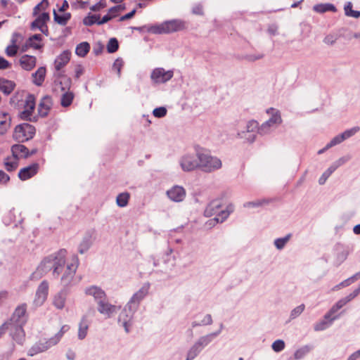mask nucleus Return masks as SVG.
<instances>
[{"instance_id": "obj_22", "label": "nucleus", "mask_w": 360, "mask_h": 360, "mask_svg": "<svg viewBox=\"0 0 360 360\" xmlns=\"http://www.w3.org/2000/svg\"><path fill=\"white\" fill-rule=\"evenodd\" d=\"M52 106V100L50 96L43 97L38 106V113L41 117H46Z\"/></svg>"}, {"instance_id": "obj_23", "label": "nucleus", "mask_w": 360, "mask_h": 360, "mask_svg": "<svg viewBox=\"0 0 360 360\" xmlns=\"http://www.w3.org/2000/svg\"><path fill=\"white\" fill-rule=\"evenodd\" d=\"M71 53L68 51L62 52L55 60L54 66L57 71H60L70 61Z\"/></svg>"}, {"instance_id": "obj_16", "label": "nucleus", "mask_w": 360, "mask_h": 360, "mask_svg": "<svg viewBox=\"0 0 360 360\" xmlns=\"http://www.w3.org/2000/svg\"><path fill=\"white\" fill-rule=\"evenodd\" d=\"M26 313L27 304H21L15 308L9 321L13 323H25Z\"/></svg>"}, {"instance_id": "obj_17", "label": "nucleus", "mask_w": 360, "mask_h": 360, "mask_svg": "<svg viewBox=\"0 0 360 360\" xmlns=\"http://www.w3.org/2000/svg\"><path fill=\"white\" fill-rule=\"evenodd\" d=\"M181 166L184 171H192L199 167L200 163L198 158L193 155H185L181 161Z\"/></svg>"}, {"instance_id": "obj_57", "label": "nucleus", "mask_w": 360, "mask_h": 360, "mask_svg": "<svg viewBox=\"0 0 360 360\" xmlns=\"http://www.w3.org/2000/svg\"><path fill=\"white\" fill-rule=\"evenodd\" d=\"M338 39V36L336 34H328L327 35L324 39V43L332 45Z\"/></svg>"}, {"instance_id": "obj_61", "label": "nucleus", "mask_w": 360, "mask_h": 360, "mask_svg": "<svg viewBox=\"0 0 360 360\" xmlns=\"http://www.w3.org/2000/svg\"><path fill=\"white\" fill-rule=\"evenodd\" d=\"M90 246V243L88 240H83L79 247V252L81 254H83L85 251H86Z\"/></svg>"}, {"instance_id": "obj_34", "label": "nucleus", "mask_w": 360, "mask_h": 360, "mask_svg": "<svg viewBox=\"0 0 360 360\" xmlns=\"http://www.w3.org/2000/svg\"><path fill=\"white\" fill-rule=\"evenodd\" d=\"M74 97H75V95L72 92H71V91L65 92L61 96V98H60L61 105L65 108L70 106L72 103Z\"/></svg>"}, {"instance_id": "obj_32", "label": "nucleus", "mask_w": 360, "mask_h": 360, "mask_svg": "<svg viewBox=\"0 0 360 360\" xmlns=\"http://www.w3.org/2000/svg\"><path fill=\"white\" fill-rule=\"evenodd\" d=\"M90 50V45L88 42L84 41L79 44L75 49V53L80 57H84Z\"/></svg>"}, {"instance_id": "obj_36", "label": "nucleus", "mask_w": 360, "mask_h": 360, "mask_svg": "<svg viewBox=\"0 0 360 360\" xmlns=\"http://www.w3.org/2000/svg\"><path fill=\"white\" fill-rule=\"evenodd\" d=\"M130 194L127 192L120 193L116 198L117 205L120 207H126L128 205Z\"/></svg>"}, {"instance_id": "obj_42", "label": "nucleus", "mask_w": 360, "mask_h": 360, "mask_svg": "<svg viewBox=\"0 0 360 360\" xmlns=\"http://www.w3.org/2000/svg\"><path fill=\"white\" fill-rule=\"evenodd\" d=\"M98 20H99L98 15L89 14L83 19V23H84V25H85L86 26H91L94 24L97 23Z\"/></svg>"}, {"instance_id": "obj_4", "label": "nucleus", "mask_w": 360, "mask_h": 360, "mask_svg": "<svg viewBox=\"0 0 360 360\" xmlns=\"http://www.w3.org/2000/svg\"><path fill=\"white\" fill-rule=\"evenodd\" d=\"M221 207V205L217 200L212 201L206 208L205 213L207 215L217 214V217L212 219H210V224H212V222H223L228 217L230 213L233 212V207L232 205H229L227 207L226 210L219 211V208Z\"/></svg>"}, {"instance_id": "obj_49", "label": "nucleus", "mask_w": 360, "mask_h": 360, "mask_svg": "<svg viewBox=\"0 0 360 360\" xmlns=\"http://www.w3.org/2000/svg\"><path fill=\"white\" fill-rule=\"evenodd\" d=\"M271 347L274 351L278 352L285 348V342L281 340H277L273 342Z\"/></svg>"}, {"instance_id": "obj_18", "label": "nucleus", "mask_w": 360, "mask_h": 360, "mask_svg": "<svg viewBox=\"0 0 360 360\" xmlns=\"http://www.w3.org/2000/svg\"><path fill=\"white\" fill-rule=\"evenodd\" d=\"M84 292L86 295L92 296L96 304L99 302V301L103 300L107 297L105 291L96 285H92L86 288Z\"/></svg>"}, {"instance_id": "obj_9", "label": "nucleus", "mask_w": 360, "mask_h": 360, "mask_svg": "<svg viewBox=\"0 0 360 360\" xmlns=\"http://www.w3.org/2000/svg\"><path fill=\"white\" fill-rule=\"evenodd\" d=\"M96 307L97 311L106 319L110 318L120 309V307L110 303L108 300V297L103 300L99 301V302L96 304Z\"/></svg>"}, {"instance_id": "obj_52", "label": "nucleus", "mask_w": 360, "mask_h": 360, "mask_svg": "<svg viewBox=\"0 0 360 360\" xmlns=\"http://www.w3.org/2000/svg\"><path fill=\"white\" fill-rule=\"evenodd\" d=\"M288 240H289V236H287L284 238L276 239L274 241V244L278 249L281 250L285 246V245L288 241Z\"/></svg>"}, {"instance_id": "obj_48", "label": "nucleus", "mask_w": 360, "mask_h": 360, "mask_svg": "<svg viewBox=\"0 0 360 360\" xmlns=\"http://www.w3.org/2000/svg\"><path fill=\"white\" fill-rule=\"evenodd\" d=\"M212 335H207V336L202 337L195 343V345H198V346L200 347V348L201 349L202 347L207 345L210 342V341L212 340Z\"/></svg>"}, {"instance_id": "obj_45", "label": "nucleus", "mask_w": 360, "mask_h": 360, "mask_svg": "<svg viewBox=\"0 0 360 360\" xmlns=\"http://www.w3.org/2000/svg\"><path fill=\"white\" fill-rule=\"evenodd\" d=\"M49 6L48 0H42L39 4H38L33 9V15H37L40 11L45 10Z\"/></svg>"}, {"instance_id": "obj_50", "label": "nucleus", "mask_w": 360, "mask_h": 360, "mask_svg": "<svg viewBox=\"0 0 360 360\" xmlns=\"http://www.w3.org/2000/svg\"><path fill=\"white\" fill-rule=\"evenodd\" d=\"M305 306L304 304H302L299 305L298 307H295L290 314V318L291 319H295L299 315H300L303 311L304 310Z\"/></svg>"}, {"instance_id": "obj_39", "label": "nucleus", "mask_w": 360, "mask_h": 360, "mask_svg": "<svg viewBox=\"0 0 360 360\" xmlns=\"http://www.w3.org/2000/svg\"><path fill=\"white\" fill-rule=\"evenodd\" d=\"M119 48L118 41L115 38H111L108 44H107V50L108 53H115L117 51Z\"/></svg>"}, {"instance_id": "obj_29", "label": "nucleus", "mask_w": 360, "mask_h": 360, "mask_svg": "<svg viewBox=\"0 0 360 360\" xmlns=\"http://www.w3.org/2000/svg\"><path fill=\"white\" fill-rule=\"evenodd\" d=\"M11 118L8 117V113H0V134L3 135L6 133L10 127Z\"/></svg>"}, {"instance_id": "obj_10", "label": "nucleus", "mask_w": 360, "mask_h": 360, "mask_svg": "<svg viewBox=\"0 0 360 360\" xmlns=\"http://www.w3.org/2000/svg\"><path fill=\"white\" fill-rule=\"evenodd\" d=\"M174 75L172 70H165L164 68H158L153 70L150 78L155 83H165L170 80Z\"/></svg>"}, {"instance_id": "obj_47", "label": "nucleus", "mask_w": 360, "mask_h": 360, "mask_svg": "<svg viewBox=\"0 0 360 360\" xmlns=\"http://www.w3.org/2000/svg\"><path fill=\"white\" fill-rule=\"evenodd\" d=\"M269 200H257L256 201H252V202H246L244 206L245 207H259V206H262L264 204H267L269 203Z\"/></svg>"}, {"instance_id": "obj_33", "label": "nucleus", "mask_w": 360, "mask_h": 360, "mask_svg": "<svg viewBox=\"0 0 360 360\" xmlns=\"http://www.w3.org/2000/svg\"><path fill=\"white\" fill-rule=\"evenodd\" d=\"M4 164L5 169L8 172L15 171L18 166V160L14 158H12L10 157H7L6 158H5Z\"/></svg>"}, {"instance_id": "obj_64", "label": "nucleus", "mask_w": 360, "mask_h": 360, "mask_svg": "<svg viewBox=\"0 0 360 360\" xmlns=\"http://www.w3.org/2000/svg\"><path fill=\"white\" fill-rule=\"evenodd\" d=\"M345 162V161L342 160V159H340L338 161V165L334 166H331L326 171V173H327V175H331V174L337 169V167L340 165H341L342 164H343Z\"/></svg>"}, {"instance_id": "obj_5", "label": "nucleus", "mask_w": 360, "mask_h": 360, "mask_svg": "<svg viewBox=\"0 0 360 360\" xmlns=\"http://www.w3.org/2000/svg\"><path fill=\"white\" fill-rule=\"evenodd\" d=\"M36 133L35 127L29 123H22L15 127L13 138L18 142H25L33 139Z\"/></svg>"}, {"instance_id": "obj_62", "label": "nucleus", "mask_w": 360, "mask_h": 360, "mask_svg": "<svg viewBox=\"0 0 360 360\" xmlns=\"http://www.w3.org/2000/svg\"><path fill=\"white\" fill-rule=\"evenodd\" d=\"M9 180V176L3 170H0V184H6Z\"/></svg>"}, {"instance_id": "obj_1", "label": "nucleus", "mask_w": 360, "mask_h": 360, "mask_svg": "<svg viewBox=\"0 0 360 360\" xmlns=\"http://www.w3.org/2000/svg\"><path fill=\"white\" fill-rule=\"evenodd\" d=\"M66 250H60L54 255H50L44 259L31 275V279H39L52 268L53 274L58 277L65 262Z\"/></svg>"}, {"instance_id": "obj_26", "label": "nucleus", "mask_w": 360, "mask_h": 360, "mask_svg": "<svg viewBox=\"0 0 360 360\" xmlns=\"http://www.w3.org/2000/svg\"><path fill=\"white\" fill-rule=\"evenodd\" d=\"M60 13L57 12L56 10H53V20L56 23L65 26L71 19L72 14L69 12H64L62 13V14Z\"/></svg>"}, {"instance_id": "obj_37", "label": "nucleus", "mask_w": 360, "mask_h": 360, "mask_svg": "<svg viewBox=\"0 0 360 360\" xmlns=\"http://www.w3.org/2000/svg\"><path fill=\"white\" fill-rule=\"evenodd\" d=\"M65 296L63 293L57 294L53 298V305L58 309H62L64 308L65 304Z\"/></svg>"}, {"instance_id": "obj_51", "label": "nucleus", "mask_w": 360, "mask_h": 360, "mask_svg": "<svg viewBox=\"0 0 360 360\" xmlns=\"http://www.w3.org/2000/svg\"><path fill=\"white\" fill-rule=\"evenodd\" d=\"M124 8L125 7L122 5L113 6L108 10V14L110 15V16H112L113 18L117 15L120 11L124 10Z\"/></svg>"}, {"instance_id": "obj_8", "label": "nucleus", "mask_w": 360, "mask_h": 360, "mask_svg": "<svg viewBox=\"0 0 360 360\" xmlns=\"http://www.w3.org/2000/svg\"><path fill=\"white\" fill-rule=\"evenodd\" d=\"M78 262V258L75 255L72 258V262L68 264L66 270L61 277V283L64 286H68L71 283L77 269Z\"/></svg>"}, {"instance_id": "obj_24", "label": "nucleus", "mask_w": 360, "mask_h": 360, "mask_svg": "<svg viewBox=\"0 0 360 360\" xmlns=\"http://www.w3.org/2000/svg\"><path fill=\"white\" fill-rule=\"evenodd\" d=\"M34 40H37L39 41H41V40H42L41 35L39 34H36L31 36L28 39L27 42L20 47V51L22 52H25L30 47L33 48L34 49H39L43 46V45L41 44H34Z\"/></svg>"}, {"instance_id": "obj_63", "label": "nucleus", "mask_w": 360, "mask_h": 360, "mask_svg": "<svg viewBox=\"0 0 360 360\" xmlns=\"http://www.w3.org/2000/svg\"><path fill=\"white\" fill-rule=\"evenodd\" d=\"M11 64L6 59L0 56V70H6L11 68Z\"/></svg>"}, {"instance_id": "obj_31", "label": "nucleus", "mask_w": 360, "mask_h": 360, "mask_svg": "<svg viewBox=\"0 0 360 360\" xmlns=\"http://www.w3.org/2000/svg\"><path fill=\"white\" fill-rule=\"evenodd\" d=\"M346 304L347 303L343 298L340 300L334 306L332 307L330 311L325 314L324 319L326 320L330 319V321L335 319L336 317L331 319V316L335 312H337L339 309H340L342 307H344Z\"/></svg>"}, {"instance_id": "obj_41", "label": "nucleus", "mask_w": 360, "mask_h": 360, "mask_svg": "<svg viewBox=\"0 0 360 360\" xmlns=\"http://www.w3.org/2000/svg\"><path fill=\"white\" fill-rule=\"evenodd\" d=\"M200 348L198 345H194L188 351L186 360H193L199 354Z\"/></svg>"}, {"instance_id": "obj_56", "label": "nucleus", "mask_w": 360, "mask_h": 360, "mask_svg": "<svg viewBox=\"0 0 360 360\" xmlns=\"http://www.w3.org/2000/svg\"><path fill=\"white\" fill-rule=\"evenodd\" d=\"M106 7V3L104 0H101L95 5L92 6L90 9L92 11H99Z\"/></svg>"}, {"instance_id": "obj_44", "label": "nucleus", "mask_w": 360, "mask_h": 360, "mask_svg": "<svg viewBox=\"0 0 360 360\" xmlns=\"http://www.w3.org/2000/svg\"><path fill=\"white\" fill-rule=\"evenodd\" d=\"M23 40V37L21 34L15 32L12 34L11 39V45H15L16 46H19V45L21 44V42Z\"/></svg>"}, {"instance_id": "obj_7", "label": "nucleus", "mask_w": 360, "mask_h": 360, "mask_svg": "<svg viewBox=\"0 0 360 360\" xmlns=\"http://www.w3.org/2000/svg\"><path fill=\"white\" fill-rule=\"evenodd\" d=\"M35 108V98L33 95L29 94L25 101L24 109L20 114L21 120L35 122L36 116L34 115Z\"/></svg>"}, {"instance_id": "obj_58", "label": "nucleus", "mask_w": 360, "mask_h": 360, "mask_svg": "<svg viewBox=\"0 0 360 360\" xmlns=\"http://www.w3.org/2000/svg\"><path fill=\"white\" fill-rule=\"evenodd\" d=\"M344 141L343 139V137L342 136L341 134L340 135H338L336 136L335 137H334L330 142L329 144L327 145V148H329V147H331V146H335L338 143H340L341 142H342Z\"/></svg>"}, {"instance_id": "obj_28", "label": "nucleus", "mask_w": 360, "mask_h": 360, "mask_svg": "<svg viewBox=\"0 0 360 360\" xmlns=\"http://www.w3.org/2000/svg\"><path fill=\"white\" fill-rule=\"evenodd\" d=\"M149 285H145L139 291L134 294L131 298L130 302L138 304L142 300L148 292Z\"/></svg>"}, {"instance_id": "obj_54", "label": "nucleus", "mask_w": 360, "mask_h": 360, "mask_svg": "<svg viewBox=\"0 0 360 360\" xmlns=\"http://www.w3.org/2000/svg\"><path fill=\"white\" fill-rule=\"evenodd\" d=\"M258 129V122L255 120L249 121L247 124V132H255Z\"/></svg>"}, {"instance_id": "obj_14", "label": "nucleus", "mask_w": 360, "mask_h": 360, "mask_svg": "<svg viewBox=\"0 0 360 360\" xmlns=\"http://www.w3.org/2000/svg\"><path fill=\"white\" fill-rule=\"evenodd\" d=\"M39 169V165L37 162L23 167L18 172V178L21 181H26L35 176Z\"/></svg>"}, {"instance_id": "obj_38", "label": "nucleus", "mask_w": 360, "mask_h": 360, "mask_svg": "<svg viewBox=\"0 0 360 360\" xmlns=\"http://www.w3.org/2000/svg\"><path fill=\"white\" fill-rule=\"evenodd\" d=\"M345 13L347 16L358 18L360 17V11H354L352 9V4L347 2L344 7Z\"/></svg>"}, {"instance_id": "obj_6", "label": "nucleus", "mask_w": 360, "mask_h": 360, "mask_svg": "<svg viewBox=\"0 0 360 360\" xmlns=\"http://www.w3.org/2000/svg\"><path fill=\"white\" fill-rule=\"evenodd\" d=\"M200 169L206 172H211L221 167L220 159L210 155L207 153H198Z\"/></svg>"}, {"instance_id": "obj_20", "label": "nucleus", "mask_w": 360, "mask_h": 360, "mask_svg": "<svg viewBox=\"0 0 360 360\" xmlns=\"http://www.w3.org/2000/svg\"><path fill=\"white\" fill-rule=\"evenodd\" d=\"M167 196L173 201L181 202L186 196V191L181 186H175L167 192Z\"/></svg>"}, {"instance_id": "obj_13", "label": "nucleus", "mask_w": 360, "mask_h": 360, "mask_svg": "<svg viewBox=\"0 0 360 360\" xmlns=\"http://www.w3.org/2000/svg\"><path fill=\"white\" fill-rule=\"evenodd\" d=\"M49 294V283L43 281L37 288L34 303L36 306L42 305L46 300Z\"/></svg>"}, {"instance_id": "obj_53", "label": "nucleus", "mask_w": 360, "mask_h": 360, "mask_svg": "<svg viewBox=\"0 0 360 360\" xmlns=\"http://www.w3.org/2000/svg\"><path fill=\"white\" fill-rule=\"evenodd\" d=\"M359 130V128L358 127H355L352 129L346 130L342 134H341L342 136L343 137V139L345 140L352 136L354 135Z\"/></svg>"}, {"instance_id": "obj_30", "label": "nucleus", "mask_w": 360, "mask_h": 360, "mask_svg": "<svg viewBox=\"0 0 360 360\" xmlns=\"http://www.w3.org/2000/svg\"><path fill=\"white\" fill-rule=\"evenodd\" d=\"M15 86L13 81L0 78V91L6 94H10Z\"/></svg>"}, {"instance_id": "obj_43", "label": "nucleus", "mask_w": 360, "mask_h": 360, "mask_svg": "<svg viewBox=\"0 0 360 360\" xmlns=\"http://www.w3.org/2000/svg\"><path fill=\"white\" fill-rule=\"evenodd\" d=\"M124 65V62L121 58H117L112 65V70L116 71L117 76L120 77L121 75V70Z\"/></svg>"}, {"instance_id": "obj_60", "label": "nucleus", "mask_w": 360, "mask_h": 360, "mask_svg": "<svg viewBox=\"0 0 360 360\" xmlns=\"http://www.w3.org/2000/svg\"><path fill=\"white\" fill-rule=\"evenodd\" d=\"M328 326V323L323 320L317 323L314 326V330L316 331L325 330Z\"/></svg>"}, {"instance_id": "obj_19", "label": "nucleus", "mask_w": 360, "mask_h": 360, "mask_svg": "<svg viewBox=\"0 0 360 360\" xmlns=\"http://www.w3.org/2000/svg\"><path fill=\"white\" fill-rule=\"evenodd\" d=\"M19 64L23 70L31 71L36 66L37 58L34 56L23 55L19 59Z\"/></svg>"}, {"instance_id": "obj_35", "label": "nucleus", "mask_w": 360, "mask_h": 360, "mask_svg": "<svg viewBox=\"0 0 360 360\" xmlns=\"http://www.w3.org/2000/svg\"><path fill=\"white\" fill-rule=\"evenodd\" d=\"M314 10L317 13H325L327 11L335 12V7L331 4H320L314 6Z\"/></svg>"}, {"instance_id": "obj_59", "label": "nucleus", "mask_w": 360, "mask_h": 360, "mask_svg": "<svg viewBox=\"0 0 360 360\" xmlns=\"http://www.w3.org/2000/svg\"><path fill=\"white\" fill-rule=\"evenodd\" d=\"M360 292V287L356 290H354L352 293H350L347 297H344V300L346 303H348L351 300H352L354 297H356Z\"/></svg>"}, {"instance_id": "obj_40", "label": "nucleus", "mask_w": 360, "mask_h": 360, "mask_svg": "<svg viewBox=\"0 0 360 360\" xmlns=\"http://www.w3.org/2000/svg\"><path fill=\"white\" fill-rule=\"evenodd\" d=\"M310 349L311 348L309 346H304L303 347L300 348L294 354L295 359H300L303 358L307 354H308L310 352Z\"/></svg>"}, {"instance_id": "obj_3", "label": "nucleus", "mask_w": 360, "mask_h": 360, "mask_svg": "<svg viewBox=\"0 0 360 360\" xmlns=\"http://www.w3.org/2000/svg\"><path fill=\"white\" fill-rule=\"evenodd\" d=\"M70 329L68 325H64L60 328V330L52 338L47 340L40 341L39 343L34 345L28 352V355L34 356L38 353L43 352L49 348L56 345L59 342L63 335Z\"/></svg>"}, {"instance_id": "obj_15", "label": "nucleus", "mask_w": 360, "mask_h": 360, "mask_svg": "<svg viewBox=\"0 0 360 360\" xmlns=\"http://www.w3.org/2000/svg\"><path fill=\"white\" fill-rule=\"evenodd\" d=\"M25 323L10 322V335L13 339L18 343H22L25 333L22 326Z\"/></svg>"}, {"instance_id": "obj_11", "label": "nucleus", "mask_w": 360, "mask_h": 360, "mask_svg": "<svg viewBox=\"0 0 360 360\" xmlns=\"http://www.w3.org/2000/svg\"><path fill=\"white\" fill-rule=\"evenodd\" d=\"M50 20V16L48 13H42L39 15L31 24V29H39L45 35L49 34V30L46 22Z\"/></svg>"}, {"instance_id": "obj_2", "label": "nucleus", "mask_w": 360, "mask_h": 360, "mask_svg": "<svg viewBox=\"0 0 360 360\" xmlns=\"http://www.w3.org/2000/svg\"><path fill=\"white\" fill-rule=\"evenodd\" d=\"M185 29L186 22L181 20L175 19L165 21L160 25H152L148 28V32L162 34L179 32Z\"/></svg>"}, {"instance_id": "obj_25", "label": "nucleus", "mask_w": 360, "mask_h": 360, "mask_svg": "<svg viewBox=\"0 0 360 360\" xmlns=\"http://www.w3.org/2000/svg\"><path fill=\"white\" fill-rule=\"evenodd\" d=\"M13 157L17 160L28 158V148L22 144H15L11 147Z\"/></svg>"}, {"instance_id": "obj_55", "label": "nucleus", "mask_w": 360, "mask_h": 360, "mask_svg": "<svg viewBox=\"0 0 360 360\" xmlns=\"http://www.w3.org/2000/svg\"><path fill=\"white\" fill-rule=\"evenodd\" d=\"M167 114V110L164 107L157 108L153 110V115L156 117H162Z\"/></svg>"}, {"instance_id": "obj_46", "label": "nucleus", "mask_w": 360, "mask_h": 360, "mask_svg": "<svg viewBox=\"0 0 360 360\" xmlns=\"http://www.w3.org/2000/svg\"><path fill=\"white\" fill-rule=\"evenodd\" d=\"M20 47L19 46H16L15 45H11L9 44L5 49V53L6 54L9 56V57H13L15 56L18 50H19Z\"/></svg>"}, {"instance_id": "obj_27", "label": "nucleus", "mask_w": 360, "mask_h": 360, "mask_svg": "<svg viewBox=\"0 0 360 360\" xmlns=\"http://www.w3.org/2000/svg\"><path fill=\"white\" fill-rule=\"evenodd\" d=\"M46 72V70L44 67L39 68L32 75L33 83L37 86H41L44 81Z\"/></svg>"}, {"instance_id": "obj_12", "label": "nucleus", "mask_w": 360, "mask_h": 360, "mask_svg": "<svg viewBox=\"0 0 360 360\" xmlns=\"http://www.w3.org/2000/svg\"><path fill=\"white\" fill-rule=\"evenodd\" d=\"M94 309L93 308H90L87 313L82 317L78 328V338L79 340H83L86 338L90 324V321L89 320L88 316H94Z\"/></svg>"}, {"instance_id": "obj_21", "label": "nucleus", "mask_w": 360, "mask_h": 360, "mask_svg": "<svg viewBox=\"0 0 360 360\" xmlns=\"http://www.w3.org/2000/svg\"><path fill=\"white\" fill-rule=\"evenodd\" d=\"M268 114H271V117L264 122L261 127V130L264 131L265 128L269 127L274 124H278L281 123V117L279 112L274 108H269L266 110Z\"/></svg>"}]
</instances>
